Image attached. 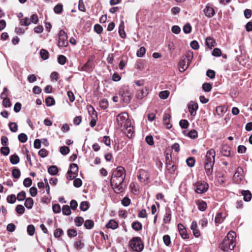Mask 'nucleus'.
Returning a JSON list of instances; mask_svg holds the SVG:
<instances>
[{
    "label": "nucleus",
    "mask_w": 252,
    "mask_h": 252,
    "mask_svg": "<svg viewBox=\"0 0 252 252\" xmlns=\"http://www.w3.org/2000/svg\"><path fill=\"white\" fill-rule=\"evenodd\" d=\"M27 232L30 236H32L35 232V228L33 225H29L27 227Z\"/></svg>",
    "instance_id": "47"
},
{
    "label": "nucleus",
    "mask_w": 252,
    "mask_h": 252,
    "mask_svg": "<svg viewBox=\"0 0 252 252\" xmlns=\"http://www.w3.org/2000/svg\"><path fill=\"white\" fill-rule=\"evenodd\" d=\"M188 108L189 111L191 116H194L196 115V111L198 108L197 103L191 101L189 103Z\"/></svg>",
    "instance_id": "9"
},
{
    "label": "nucleus",
    "mask_w": 252,
    "mask_h": 252,
    "mask_svg": "<svg viewBox=\"0 0 252 252\" xmlns=\"http://www.w3.org/2000/svg\"><path fill=\"white\" fill-rule=\"evenodd\" d=\"M125 179L123 177H111V186L116 193L119 194L124 190L125 187L123 186V182Z\"/></svg>",
    "instance_id": "1"
},
{
    "label": "nucleus",
    "mask_w": 252,
    "mask_h": 252,
    "mask_svg": "<svg viewBox=\"0 0 252 252\" xmlns=\"http://www.w3.org/2000/svg\"><path fill=\"white\" fill-rule=\"evenodd\" d=\"M94 225V222L92 220H87L85 221L84 226L87 229H90Z\"/></svg>",
    "instance_id": "34"
},
{
    "label": "nucleus",
    "mask_w": 252,
    "mask_h": 252,
    "mask_svg": "<svg viewBox=\"0 0 252 252\" xmlns=\"http://www.w3.org/2000/svg\"><path fill=\"white\" fill-rule=\"evenodd\" d=\"M48 172L51 175H56L58 173L59 170L56 165H52L48 168Z\"/></svg>",
    "instance_id": "25"
},
{
    "label": "nucleus",
    "mask_w": 252,
    "mask_h": 252,
    "mask_svg": "<svg viewBox=\"0 0 252 252\" xmlns=\"http://www.w3.org/2000/svg\"><path fill=\"white\" fill-rule=\"evenodd\" d=\"M129 244L131 248L137 252H141L144 248V245L139 237L133 238L130 241Z\"/></svg>",
    "instance_id": "3"
},
{
    "label": "nucleus",
    "mask_w": 252,
    "mask_h": 252,
    "mask_svg": "<svg viewBox=\"0 0 252 252\" xmlns=\"http://www.w3.org/2000/svg\"><path fill=\"white\" fill-rule=\"evenodd\" d=\"M32 184V180L30 178H27L23 181V185L25 187H30Z\"/></svg>",
    "instance_id": "58"
},
{
    "label": "nucleus",
    "mask_w": 252,
    "mask_h": 252,
    "mask_svg": "<svg viewBox=\"0 0 252 252\" xmlns=\"http://www.w3.org/2000/svg\"><path fill=\"white\" fill-rule=\"evenodd\" d=\"M54 12L57 14H61L63 11V5L58 4L56 5L54 8Z\"/></svg>",
    "instance_id": "46"
},
{
    "label": "nucleus",
    "mask_w": 252,
    "mask_h": 252,
    "mask_svg": "<svg viewBox=\"0 0 252 252\" xmlns=\"http://www.w3.org/2000/svg\"><path fill=\"white\" fill-rule=\"evenodd\" d=\"M170 115L168 113H165L163 116V124L167 129H169L172 127V125L170 123Z\"/></svg>",
    "instance_id": "12"
},
{
    "label": "nucleus",
    "mask_w": 252,
    "mask_h": 252,
    "mask_svg": "<svg viewBox=\"0 0 252 252\" xmlns=\"http://www.w3.org/2000/svg\"><path fill=\"white\" fill-rule=\"evenodd\" d=\"M53 211L55 213H59L61 212V206L59 204H56L53 205L52 206Z\"/></svg>",
    "instance_id": "61"
},
{
    "label": "nucleus",
    "mask_w": 252,
    "mask_h": 252,
    "mask_svg": "<svg viewBox=\"0 0 252 252\" xmlns=\"http://www.w3.org/2000/svg\"><path fill=\"white\" fill-rule=\"evenodd\" d=\"M31 21L28 17H26L24 19H21L20 21V24L21 26H29L31 24Z\"/></svg>",
    "instance_id": "37"
},
{
    "label": "nucleus",
    "mask_w": 252,
    "mask_h": 252,
    "mask_svg": "<svg viewBox=\"0 0 252 252\" xmlns=\"http://www.w3.org/2000/svg\"><path fill=\"white\" fill-rule=\"evenodd\" d=\"M215 162H205L204 168L208 176L212 174Z\"/></svg>",
    "instance_id": "13"
},
{
    "label": "nucleus",
    "mask_w": 252,
    "mask_h": 252,
    "mask_svg": "<svg viewBox=\"0 0 252 252\" xmlns=\"http://www.w3.org/2000/svg\"><path fill=\"white\" fill-rule=\"evenodd\" d=\"M204 12L205 16L209 18L213 17L215 13L214 8L209 6V4H207L206 5L205 8L204 9Z\"/></svg>",
    "instance_id": "11"
},
{
    "label": "nucleus",
    "mask_w": 252,
    "mask_h": 252,
    "mask_svg": "<svg viewBox=\"0 0 252 252\" xmlns=\"http://www.w3.org/2000/svg\"><path fill=\"white\" fill-rule=\"evenodd\" d=\"M224 218L222 217V214L221 213H219L217 214L215 218V221L216 223H220L223 222Z\"/></svg>",
    "instance_id": "33"
},
{
    "label": "nucleus",
    "mask_w": 252,
    "mask_h": 252,
    "mask_svg": "<svg viewBox=\"0 0 252 252\" xmlns=\"http://www.w3.org/2000/svg\"><path fill=\"white\" fill-rule=\"evenodd\" d=\"M212 55L215 57H220L221 55V50L219 48H215L212 52Z\"/></svg>",
    "instance_id": "63"
},
{
    "label": "nucleus",
    "mask_w": 252,
    "mask_h": 252,
    "mask_svg": "<svg viewBox=\"0 0 252 252\" xmlns=\"http://www.w3.org/2000/svg\"><path fill=\"white\" fill-rule=\"evenodd\" d=\"M3 99L2 104L4 107H10L11 105L10 99L7 98V97H3L2 98Z\"/></svg>",
    "instance_id": "48"
},
{
    "label": "nucleus",
    "mask_w": 252,
    "mask_h": 252,
    "mask_svg": "<svg viewBox=\"0 0 252 252\" xmlns=\"http://www.w3.org/2000/svg\"><path fill=\"white\" fill-rule=\"evenodd\" d=\"M112 176L117 178L123 177V178H125L126 174L125 168L122 166L118 167L113 172Z\"/></svg>",
    "instance_id": "8"
},
{
    "label": "nucleus",
    "mask_w": 252,
    "mask_h": 252,
    "mask_svg": "<svg viewBox=\"0 0 252 252\" xmlns=\"http://www.w3.org/2000/svg\"><path fill=\"white\" fill-rule=\"evenodd\" d=\"M45 103L47 106H51L55 104V101L52 97L48 96L45 99Z\"/></svg>",
    "instance_id": "35"
},
{
    "label": "nucleus",
    "mask_w": 252,
    "mask_h": 252,
    "mask_svg": "<svg viewBox=\"0 0 252 252\" xmlns=\"http://www.w3.org/2000/svg\"><path fill=\"white\" fill-rule=\"evenodd\" d=\"M119 95L122 97L123 100L126 103H129L131 100V93L127 87H124L121 89Z\"/></svg>",
    "instance_id": "5"
},
{
    "label": "nucleus",
    "mask_w": 252,
    "mask_h": 252,
    "mask_svg": "<svg viewBox=\"0 0 252 252\" xmlns=\"http://www.w3.org/2000/svg\"><path fill=\"white\" fill-rule=\"evenodd\" d=\"M58 62L59 64L63 65L66 62V58L63 55H59L58 57Z\"/></svg>",
    "instance_id": "43"
},
{
    "label": "nucleus",
    "mask_w": 252,
    "mask_h": 252,
    "mask_svg": "<svg viewBox=\"0 0 252 252\" xmlns=\"http://www.w3.org/2000/svg\"><path fill=\"white\" fill-rule=\"evenodd\" d=\"M89 208V203L87 201H82L80 205V209L82 211H86Z\"/></svg>",
    "instance_id": "32"
},
{
    "label": "nucleus",
    "mask_w": 252,
    "mask_h": 252,
    "mask_svg": "<svg viewBox=\"0 0 252 252\" xmlns=\"http://www.w3.org/2000/svg\"><path fill=\"white\" fill-rule=\"evenodd\" d=\"M33 204V200L31 197L27 198L25 202L24 205L28 209H30L32 208Z\"/></svg>",
    "instance_id": "27"
},
{
    "label": "nucleus",
    "mask_w": 252,
    "mask_h": 252,
    "mask_svg": "<svg viewBox=\"0 0 252 252\" xmlns=\"http://www.w3.org/2000/svg\"><path fill=\"white\" fill-rule=\"evenodd\" d=\"M40 55L43 60H45L49 58V52L46 50L42 49L40 51Z\"/></svg>",
    "instance_id": "30"
},
{
    "label": "nucleus",
    "mask_w": 252,
    "mask_h": 252,
    "mask_svg": "<svg viewBox=\"0 0 252 252\" xmlns=\"http://www.w3.org/2000/svg\"><path fill=\"white\" fill-rule=\"evenodd\" d=\"M9 129L12 132H16L18 130V126L14 122L9 123L8 124Z\"/></svg>",
    "instance_id": "36"
},
{
    "label": "nucleus",
    "mask_w": 252,
    "mask_h": 252,
    "mask_svg": "<svg viewBox=\"0 0 252 252\" xmlns=\"http://www.w3.org/2000/svg\"><path fill=\"white\" fill-rule=\"evenodd\" d=\"M169 94L170 93L168 91H163L159 93V97L162 99H165L168 97Z\"/></svg>",
    "instance_id": "41"
},
{
    "label": "nucleus",
    "mask_w": 252,
    "mask_h": 252,
    "mask_svg": "<svg viewBox=\"0 0 252 252\" xmlns=\"http://www.w3.org/2000/svg\"><path fill=\"white\" fill-rule=\"evenodd\" d=\"M132 227L134 230L139 231L142 229V225L139 221H134L132 223Z\"/></svg>",
    "instance_id": "31"
},
{
    "label": "nucleus",
    "mask_w": 252,
    "mask_h": 252,
    "mask_svg": "<svg viewBox=\"0 0 252 252\" xmlns=\"http://www.w3.org/2000/svg\"><path fill=\"white\" fill-rule=\"evenodd\" d=\"M78 167L75 163H71L70 165V170L67 171V174H76L78 172Z\"/></svg>",
    "instance_id": "20"
},
{
    "label": "nucleus",
    "mask_w": 252,
    "mask_h": 252,
    "mask_svg": "<svg viewBox=\"0 0 252 252\" xmlns=\"http://www.w3.org/2000/svg\"><path fill=\"white\" fill-rule=\"evenodd\" d=\"M242 194L244 196V200L245 201H249L251 200L252 194L249 190H243Z\"/></svg>",
    "instance_id": "24"
},
{
    "label": "nucleus",
    "mask_w": 252,
    "mask_h": 252,
    "mask_svg": "<svg viewBox=\"0 0 252 252\" xmlns=\"http://www.w3.org/2000/svg\"><path fill=\"white\" fill-rule=\"evenodd\" d=\"M220 152L223 156L230 157L231 156V148L227 145H223L221 147Z\"/></svg>",
    "instance_id": "16"
},
{
    "label": "nucleus",
    "mask_w": 252,
    "mask_h": 252,
    "mask_svg": "<svg viewBox=\"0 0 252 252\" xmlns=\"http://www.w3.org/2000/svg\"><path fill=\"white\" fill-rule=\"evenodd\" d=\"M147 94V89L145 88V89L138 91L137 93L136 97L138 99H141L146 96Z\"/></svg>",
    "instance_id": "19"
},
{
    "label": "nucleus",
    "mask_w": 252,
    "mask_h": 252,
    "mask_svg": "<svg viewBox=\"0 0 252 252\" xmlns=\"http://www.w3.org/2000/svg\"><path fill=\"white\" fill-rule=\"evenodd\" d=\"M62 212L64 215L69 216L71 214V211L68 205H63L62 208Z\"/></svg>",
    "instance_id": "29"
},
{
    "label": "nucleus",
    "mask_w": 252,
    "mask_h": 252,
    "mask_svg": "<svg viewBox=\"0 0 252 252\" xmlns=\"http://www.w3.org/2000/svg\"><path fill=\"white\" fill-rule=\"evenodd\" d=\"M60 152L62 155H66L69 152V148L67 146H62L60 148Z\"/></svg>",
    "instance_id": "56"
},
{
    "label": "nucleus",
    "mask_w": 252,
    "mask_h": 252,
    "mask_svg": "<svg viewBox=\"0 0 252 252\" xmlns=\"http://www.w3.org/2000/svg\"><path fill=\"white\" fill-rule=\"evenodd\" d=\"M189 64L187 63L185 58L182 59L179 63V71L181 72L185 71L189 67Z\"/></svg>",
    "instance_id": "14"
},
{
    "label": "nucleus",
    "mask_w": 252,
    "mask_h": 252,
    "mask_svg": "<svg viewBox=\"0 0 252 252\" xmlns=\"http://www.w3.org/2000/svg\"><path fill=\"white\" fill-rule=\"evenodd\" d=\"M179 125L182 128H187L189 126V123L186 120H182L180 121Z\"/></svg>",
    "instance_id": "54"
},
{
    "label": "nucleus",
    "mask_w": 252,
    "mask_h": 252,
    "mask_svg": "<svg viewBox=\"0 0 252 252\" xmlns=\"http://www.w3.org/2000/svg\"><path fill=\"white\" fill-rule=\"evenodd\" d=\"M190 228L195 237H198L200 235V232L197 229V224L196 221H193L191 223Z\"/></svg>",
    "instance_id": "15"
},
{
    "label": "nucleus",
    "mask_w": 252,
    "mask_h": 252,
    "mask_svg": "<svg viewBox=\"0 0 252 252\" xmlns=\"http://www.w3.org/2000/svg\"><path fill=\"white\" fill-rule=\"evenodd\" d=\"M163 241L164 244L166 246H169L171 243L170 236L168 235H165L163 236Z\"/></svg>",
    "instance_id": "57"
},
{
    "label": "nucleus",
    "mask_w": 252,
    "mask_h": 252,
    "mask_svg": "<svg viewBox=\"0 0 252 252\" xmlns=\"http://www.w3.org/2000/svg\"><path fill=\"white\" fill-rule=\"evenodd\" d=\"M235 236L236 234L234 231H230L225 238H228L229 239H232V241H234V243H235Z\"/></svg>",
    "instance_id": "59"
},
{
    "label": "nucleus",
    "mask_w": 252,
    "mask_h": 252,
    "mask_svg": "<svg viewBox=\"0 0 252 252\" xmlns=\"http://www.w3.org/2000/svg\"><path fill=\"white\" fill-rule=\"evenodd\" d=\"M12 176L16 179H19L21 176V172L18 168H15L12 171Z\"/></svg>",
    "instance_id": "38"
},
{
    "label": "nucleus",
    "mask_w": 252,
    "mask_h": 252,
    "mask_svg": "<svg viewBox=\"0 0 252 252\" xmlns=\"http://www.w3.org/2000/svg\"><path fill=\"white\" fill-rule=\"evenodd\" d=\"M0 152L2 154H3L4 156H7L9 152H10V149L9 147L7 146L2 147L0 148Z\"/></svg>",
    "instance_id": "53"
},
{
    "label": "nucleus",
    "mask_w": 252,
    "mask_h": 252,
    "mask_svg": "<svg viewBox=\"0 0 252 252\" xmlns=\"http://www.w3.org/2000/svg\"><path fill=\"white\" fill-rule=\"evenodd\" d=\"M116 120L119 127L122 129L124 127H127L128 126L131 125V122L128 119V115L126 112L119 114L117 116Z\"/></svg>",
    "instance_id": "2"
},
{
    "label": "nucleus",
    "mask_w": 252,
    "mask_h": 252,
    "mask_svg": "<svg viewBox=\"0 0 252 252\" xmlns=\"http://www.w3.org/2000/svg\"><path fill=\"white\" fill-rule=\"evenodd\" d=\"M58 35V46L60 47H67L68 43L67 41V36L66 32L63 30H62L60 31Z\"/></svg>",
    "instance_id": "4"
},
{
    "label": "nucleus",
    "mask_w": 252,
    "mask_h": 252,
    "mask_svg": "<svg viewBox=\"0 0 252 252\" xmlns=\"http://www.w3.org/2000/svg\"><path fill=\"white\" fill-rule=\"evenodd\" d=\"M17 199L19 201H23L26 199V192L24 191H21L18 194L17 196Z\"/></svg>",
    "instance_id": "42"
},
{
    "label": "nucleus",
    "mask_w": 252,
    "mask_h": 252,
    "mask_svg": "<svg viewBox=\"0 0 252 252\" xmlns=\"http://www.w3.org/2000/svg\"><path fill=\"white\" fill-rule=\"evenodd\" d=\"M184 58L186 59L188 64H190L193 58V53L192 52L187 53L186 55V57Z\"/></svg>",
    "instance_id": "52"
},
{
    "label": "nucleus",
    "mask_w": 252,
    "mask_h": 252,
    "mask_svg": "<svg viewBox=\"0 0 252 252\" xmlns=\"http://www.w3.org/2000/svg\"><path fill=\"white\" fill-rule=\"evenodd\" d=\"M212 88V85L209 83H205L202 85V89L206 92H209Z\"/></svg>",
    "instance_id": "40"
},
{
    "label": "nucleus",
    "mask_w": 252,
    "mask_h": 252,
    "mask_svg": "<svg viewBox=\"0 0 252 252\" xmlns=\"http://www.w3.org/2000/svg\"><path fill=\"white\" fill-rule=\"evenodd\" d=\"M215 152L214 149H210L207 151L205 159V162H215Z\"/></svg>",
    "instance_id": "10"
},
{
    "label": "nucleus",
    "mask_w": 252,
    "mask_h": 252,
    "mask_svg": "<svg viewBox=\"0 0 252 252\" xmlns=\"http://www.w3.org/2000/svg\"><path fill=\"white\" fill-rule=\"evenodd\" d=\"M84 222V219L81 217H77L74 219V222L77 226H80Z\"/></svg>",
    "instance_id": "39"
},
{
    "label": "nucleus",
    "mask_w": 252,
    "mask_h": 252,
    "mask_svg": "<svg viewBox=\"0 0 252 252\" xmlns=\"http://www.w3.org/2000/svg\"><path fill=\"white\" fill-rule=\"evenodd\" d=\"M99 105L102 109H105L108 106V101L106 99H103L100 101Z\"/></svg>",
    "instance_id": "55"
},
{
    "label": "nucleus",
    "mask_w": 252,
    "mask_h": 252,
    "mask_svg": "<svg viewBox=\"0 0 252 252\" xmlns=\"http://www.w3.org/2000/svg\"><path fill=\"white\" fill-rule=\"evenodd\" d=\"M130 199L127 197H125L122 200V204L125 207L128 206L130 203Z\"/></svg>",
    "instance_id": "62"
},
{
    "label": "nucleus",
    "mask_w": 252,
    "mask_h": 252,
    "mask_svg": "<svg viewBox=\"0 0 252 252\" xmlns=\"http://www.w3.org/2000/svg\"><path fill=\"white\" fill-rule=\"evenodd\" d=\"M106 226L108 228L115 229L118 227V224L115 220H111L106 224Z\"/></svg>",
    "instance_id": "26"
},
{
    "label": "nucleus",
    "mask_w": 252,
    "mask_h": 252,
    "mask_svg": "<svg viewBox=\"0 0 252 252\" xmlns=\"http://www.w3.org/2000/svg\"><path fill=\"white\" fill-rule=\"evenodd\" d=\"M17 199L16 196L14 194H11L7 196L6 200L8 203L13 204L15 203Z\"/></svg>",
    "instance_id": "44"
},
{
    "label": "nucleus",
    "mask_w": 252,
    "mask_h": 252,
    "mask_svg": "<svg viewBox=\"0 0 252 252\" xmlns=\"http://www.w3.org/2000/svg\"><path fill=\"white\" fill-rule=\"evenodd\" d=\"M28 139L27 136L25 133H20L18 135V140L21 142V143H25Z\"/></svg>",
    "instance_id": "45"
},
{
    "label": "nucleus",
    "mask_w": 252,
    "mask_h": 252,
    "mask_svg": "<svg viewBox=\"0 0 252 252\" xmlns=\"http://www.w3.org/2000/svg\"><path fill=\"white\" fill-rule=\"evenodd\" d=\"M186 162L189 167H191L194 165L195 160L193 158H189L187 159Z\"/></svg>",
    "instance_id": "64"
},
{
    "label": "nucleus",
    "mask_w": 252,
    "mask_h": 252,
    "mask_svg": "<svg viewBox=\"0 0 252 252\" xmlns=\"http://www.w3.org/2000/svg\"><path fill=\"white\" fill-rule=\"evenodd\" d=\"M145 48L144 47H141L137 51L136 55L138 57H142L145 55Z\"/></svg>",
    "instance_id": "49"
},
{
    "label": "nucleus",
    "mask_w": 252,
    "mask_h": 252,
    "mask_svg": "<svg viewBox=\"0 0 252 252\" xmlns=\"http://www.w3.org/2000/svg\"><path fill=\"white\" fill-rule=\"evenodd\" d=\"M196 203L198 206V209L201 211H205L207 208L206 203L203 200H197Z\"/></svg>",
    "instance_id": "18"
},
{
    "label": "nucleus",
    "mask_w": 252,
    "mask_h": 252,
    "mask_svg": "<svg viewBox=\"0 0 252 252\" xmlns=\"http://www.w3.org/2000/svg\"><path fill=\"white\" fill-rule=\"evenodd\" d=\"M15 210L17 213L21 215L24 214L25 211V208L22 205H17Z\"/></svg>",
    "instance_id": "51"
},
{
    "label": "nucleus",
    "mask_w": 252,
    "mask_h": 252,
    "mask_svg": "<svg viewBox=\"0 0 252 252\" xmlns=\"http://www.w3.org/2000/svg\"><path fill=\"white\" fill-rule=\"evenodd\" d=\"M206 45L209 48H212L216 45V42L213 38L208 37L206 39Z\"/></svg>",
    "instance_id": "23"
},
{
    "label": "nucleus",
    "mask_w": 252,
    "mask_h": 252,
    "mask_svg": "<svg viewBox=\"0 0 252 252\" xmlns=\"http://www.w3.org/2000/svg\"><path fill=\"white\" fill-rule=\"evenodd\" d=\"M209 186L205 182H198L195 184V191L197 193H203L208 189Z\"/></svg>",
    "instance_id": "7"
},
{
    "label": "nucleus",
    "mask_w": 252,
    "mask_h": 252,
    "mask_svg": "<svg viewBox=\"0 0 252 252\" xmlns=\"http://www.w3.org/2000/svg\"><path fill=\"white\" fill-rule=\"evenodd\" d=\"M191 27L189 23L186 24L183 27V31L185 33H189L191 31Z\"/></svg>",
    "instance_id": "50"
},
{
    "label": "nucleus",
    "mask_w": 252,
    "mask_h": 252,
    "mask_svg": "<svg viewBox=\"0 0 252 252\" xmlns=\"http://www.w3.org/2000/svg\"><path fill=\"white\" fill-rule=\"evenodd\" d=\"M92 62L90 60H88V62L84 64L81 68L82 71L90 72L92 70Z\"/></svg>",
    "instance_id": "17"
},
{
    "label": "nucleus",
    "mask_w": 252,
    "mask_h": 252,
    "mask_svg": "<svg viewBox=\"0 0 252 252\" xmlns=\"http://www.w3.org/2000/svg\"><path fill=\"white\" fill-rule=\"evenodd\" d=\"M20 158L18 155L14 154L10 157V161L12 164H17L19 162Z\"/></svg>",
    "instance_id": "28"
},
{
    "label": "nucleus",
    "mask_w": 252,
    "mask_h": 252,
    "mask_svg": "<svg viewBox=\"0 0 252 252\" xmlns=\"http://www.w3.org/2000/svg\"><path fill=\"white\" fill-rule=\"evenodd\" d=\"M235 246V244L234 241H232V239L224 238L220 244V247L223 251H227L228 250H233Z\"/></svg>",
    "instance_id": "6"
},
{
    "label": "nucleus",
    "mask_w": 252,
    "mask_h": 252,
    "mask_svg": "<svg viewBox=\"0 0 252 252\" xmlns=\"http://www.w3.org/2000/svg\"><path fill=\"white\" fill-rule=\"evenodd\" d=\"M82 185V182L79 178H76L73 181V186L76 188H79Z\"/></svg>",
    "instance_id": "60"
},
{
    "label": "nucleus",
    "mask_w": 252,
    "mask_h": 252,
    "mask_svg": "<svg viewBox=\"0 0 252 252\" xmlns=\"http://www.w3.org/2000/svg\"><path fill=\"white\" fill-rule=\"evenodd\" d=\"M124 22L123 21H122L119 26V33L120 36L123 38H125L126 37V34L124 31Z\"/></svg>",
    "instance_id": "21"
},
{
    "label": "nucleus",
    "mask_w": 252,
    "mask_h": 252,
    "mask_svg": "<svg viewBox=\"0 0 252 252\" xmlns=\"http://www.w3.org/2000/svg\"><path fill=\"white\" fill-rule=\"evenodd\" d=\"M122 130H125V132H127V136L128 137H131L133 133V128L131 125L128 126L127 127L126 126L122 129Z\"/></svg>",
    "instance_id": "22"
}]
</instances>
